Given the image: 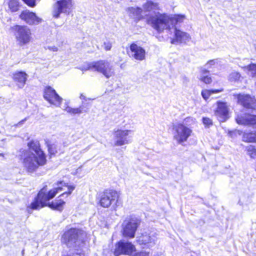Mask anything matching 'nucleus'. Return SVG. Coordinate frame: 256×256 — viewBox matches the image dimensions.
Instances as JSON below:
<instances>
[{"instance_id":"1","label":"nucleus","mask_w":256,"mask_h":256,"mask_svg":"<svg viewBox=\"0 0 256 256\" xmlns=\"http://www.w3.org/2000/svg\"><path fill=\"white\" fill-rule=\"evenodd\" d=\"M184 18L183 16H176L174 18L170 17L166 14L155 12L154 15H150L147 18L148 23L158 32L166 30L170 33L174 32V38L171 40V44H178L186 43L190 37L188 33L178 30L175 24Z\"/></svg>"},{"instance_id":"2","label":"nucleus","mask_w":256,"mask_h":256,"mask_svg":"<svg viewBox=\"0 0 256 256\" xmlns=\"http://www.w3.org/2000/svg\"><path fill=\"white\" fill-rule=\"evenodd\" d=\"M56 186L46 192V190L45 188H42L38 193L37 196L35 198L34 201L32 202L28 208L32 210H38L46 206H48L54 210H56L62 212L64 208V206L65 202L62 200H56L52 202H46L54 198L55 196L62 190L67 188L68 190L63 192L61 196L64 195L68 196L71 194L74 190L75 187L74 186H69L63 181L58 182L56 184Z\"/></svg>"},{"instance_id":"3","label":"nucleus","mask_w":256,"mask_h":256,"mask_svg":"<svg viewBox=\"0 0 256 256\" xmlns=\"http://www.w3.org/2000/svg\"><path fill=\"white\" fill-rule=\"evenodd\" d=\"M28 146V150L22 152L20 159L26 170L28 172H33L40 166L46 164V156L40 148L38 141L32 140Z\"/></svg>"},{"instance_id":"4","label":"nucleus","mask_w":256,"mask_h":256,"mask_svg":"<svg viewBox=\"0 0 256 256\" xmlns=\"http://www.w3.org/2000/svg\"><path fill=\"white\" fill-rule=\"evenodd\" d=\"M100 205L104 208H112L116 209L122 205L118 192L113 190H106L100 194Z\"/></svg>"},{"instance_id":"5","label":"nucleus","mask_w":256,"mask_h":256,"mask_svg":"<svg viewBox=\"0 0 256 256\" xmlns=\"http://www.w3.org/2000/svg\"><path fill=\"white\" fill-rule=\"evenodd\" d=\"M84 232L76 228H70L62 236L63 241L69 247H76L83 242Z\"/></svg>"},{"instance_id":"6","label":"nucleus","mask_w":256,"mask_h":256,"mask_svg":"<svg viewBox=\"0 0 256 256\" xmlns=\"http://www.w3.org/2000/svg\"><path fill=\"white\" fill-rule=\"evenodd\" d=\"M16 40L20 46L30 43L32 37L30 30L26 26H16L14 28Z\"/></svg>"},{"instance_id":"7","label":"nucleus","mask_w":256,"mask_h":256,"mask_svg":"<svg viewBox=\"0 0 256 256\" xmlns=\"http://www.w3.org/2000/svg\"><path fill=\"white\" fill-rule=\"evenodd\" d=\"M94 69L95 70L102 74L106 78H109L114 74L112 66L109 62L104 60H100L88 64L86 70Z\"/></svg>"},{"instance_id":"8","label":"nucleus","mask_w":256,"mask_h":256,"mask_svg":"<svg viewBox=\"0 0 256 256\" xmlns=\"http://www.w3.org/2000/svg\"><path fill=\"white\" fill-rule=\"evenodd\" d=\"M72 0H58L52 6V16L58 18L62 13L68 14L72 10Z\"/></svg>"},{"instance_id":"9","label":"nucleus","mask_w":256,"mask_h":256,"mask_svg":"<svg viewBox=\"0 0 256 256\" xmlns=\"http://www.w3.org/2000/svg\"><path fill=\"white\" fill-rule=\"evenodd\" d=\"M132 133V130H114V146H122L131 142Z\"/></svg>"},{"instance_id":"10","label":"nucleus","mask_w":256,"mask_h":256,"mask_svg":"<svg viewBox=\"0 0 256 256\" xmlns=\"http://www.w3.org/2000/svg\"><path fill=\"white\" fill-rule=\"evenodd\" d=\"M140 221L137 218L126 220L122 223V234L125 237L133 238L136 232L140 225Z\"/></svg>"},{"instance_id":"11","label":"nucleus","mask_w":256,"mask_h":256,"mask_svg":"<svg viewBox=\"0 0 256 256\" xmlns=\"http://www.w3.org/2000/svg\"><path fill=\"white\" fill-rule=\"evenodd\" d=\"M174 129L175 130L174 138L180 144L186 142L192 132L190 128L183 124H178L174 126Z\"/></svg>"},{"instance_id":"12","label":"nucleus","mask_w":256,"mask_h":256,"mask_svg":"<svg viewBox=\"0 0 256 256\" xmlns=\"http://www.w3.org/2000/svg\"><path fill=\"white\" fill-rule=\"evenodd\" d=\"M134 250L135 247L131 242L120 240L115 245L114 254V256H119L122 254L130 255Z\"/></svg>"},{"instance_id":"13","label":"nucleus","mask_w":256,"mask_h":256,"mask_svg":"<svg viewBox=\"0 0 256 256\" xmlns=\"http://www.w3.org/2000/svg\"><path fill=\"white\" fill-rule=\"evenodd\" d=\"M235 96L238 103L244 108L252 110L256 108V100L254 98L246 94H238Z\"/></svg>"},{"instance_id":"14","label":"nucleus","mask_w":256,"mask_h":256,"mask_svg":"<svg viewBox=\"0 0 256 256\" xmlns=\"http://www.w3.org/2000/svg\"><path fill=\"white\" fill-rule=\"evenodd\" d=\"M44 97L50 104L56 106H59L62 101V98L58 96L54 89L50 86L46 87L44 89Z\"/></svg>"},{"instance_id":"15","label":"nucleus","mask_w":256,"mask_h":256,"mask_svg":"<svg viewBox=\"0 0 256 256\" xmlns=\"http://www.w3.org/2000/svg\"><path fill=\"white\" fill-rule=\"evenodd\" d=\"M20 18L30 25L38 24L42 22V19L38 17L36 13L27 10L21 12Z\"/></svg>"},{"instance_id":"16","label":"nucleus","mask_w":256,"mask_h":256,"mask_svg":"<svg viewBox=\"0 0 256 256\" xmlns=\"http://www.w3.org/2000/svg\"><path fill=\"white\" fill-rule=\"evenodd\" d=\"M214 114L220 122H224L228 118V110L226 102H218Z\"/></svg>"},{"instance_id":"17","label":"nucleus","mask_w":256,"mask_h":256,"mask_svg":"<svg viewBox=\"0 0 256 256\" xmlns=\"http://www.w3.org/2000/svg\"><path fill=\"white\" fill-rule=\"evenodd\" d=\"M130 56L134 60H143L146 58V51L140 46L133 43L130 46Z\"/></svg>"},{"instance_id":"18","label":"nucleus","mask_w":256,"mask_h":256,"mask_svg":"<svg viewBox=\"0 0 256 256\" xmlns=\"http://www.w3.org/2000/svg\"><path fill=\"white\" fill-rule=\"evenodd\" d=\"M236 120L238 124L256 128V115L244 114L238 115Z\"/></svg>"},{"instance_id":"19","label":"nucleus","mask_w":256,"mask_h":256,"mask_svg":"<svg viewBox=\"0 0 256 256\" xmlns=\"http://www.w3.org/2000/svg\"><path fill=\"white\" fill-rule=\"evenodd\" d=\"M156 236L154 234H142L138 238V242L140 244L144 245L146 247L150 248L155 244L156 241Z\"/></svg>"},{"instance_id":"20","label":"nucleus","mask_w":256,"mask_h":256,"mask_svg":"<svg viewBox=\"0 0 256 256\" xmlns=\"http://www.w3.org/2000/svg\"><path fill=\"white\" fill-rule=\"evenodd\" d=\"M128 12L130 17L134 20L136 21H138L142 18H144V10L139 7H130L128 9Z\"/></svg>"},{"instance_id":"21","label":"nucleus","mask_w":256,"mask_h":256,"mask_svg":"<svg viewBox=\"0 0 256 256\" xmlns=\"http://www.w3.org/2000/svg\"><path fill=\"white\" fill-rule=\"evenodd\" d=\"M88 104H85L82 103V104L78 108H72L69 106H66L64 108V110L66 111L67 112L69 113L70 114H80L82 112H86L88 110Z\"/></svg>"},{"instance_id":"22","label":"nucleus","mask_w":256,"mask_h":256,"mask_svg":"<svg viewBox=\"0 0 256 256\" xmlns=\"http://www.w3.org/2000/svg\"><path fill=\"white\" fill-rule=\"evenodd\" d=\"M28 75L24 72H18L14 74V80L20 88L24 86L27 80Z\"/></svg>"},{"instance_id":"23","label":"nucleus","mask_w":256,"mask_h":256,"mask_svg":"<svg viewBox=\"0 0 256 256\" xmlns=\"http://www.w3.org/2000/svg\"><path fill=\"white\" fill-rule=\"evenodd\" d=\"M158 4L151 0H148L142 6L144 13L146 12H150L152 10L158 9Z\"/></svg>"},{"instance_id":"24","label":"nucleus","mask_w":256,"mask_h":256,"mask_svg":"<svg viewBox=\"0 0 256 256\" xmlns=\"http://www.w3.org/2000/svg\"><path fill=\"white\" fill-rule=\"evenodd\" d=\"M201 76L200 80L206 84H209L212 82V78L208 76L209 71L206 68H200Z\"/></svg>"},{"instance_id":"25","label":"nucleus","mask_w":256,"mask_h":256,"mask_svg":"<svg viewBox=\"0 0 256 256\" xmlns=\"http://www.w3.org/2000/svg\"><path fill=\"white\" fill-rule=\"evenodd\" d=\"M223 91V89H216V90H205L202 92V96L204 100L208 98L210 96L214 94L218 93Z\"/></svg>"},{"instance_id":"26","label":"nucleus","mask_w":256,"mask_h":256,"mask_svg":"<svg viewBox=\"0 0 256 256\" xmlns=\"http://www.w3.org/2000/svg\"><path fill=\"white\" fill-rule=\"evenodd\" d=\"M8 8L12 12H16L19 9L18 0H10Z\"/></svg>"},{"instance_id":"27","label":"nucleus","mask_w":256,"mask_h":256,"mask_svg":"<svg viewBox=\"0 0 256 256\" xmlns=\"http://www.w3.org/2000/svg\"><path fill=\"white\" fill-rule=\"evenodd\" d=\"M243 139L244 141L248 142H256V136L255 133H244L243 136Z\"/></svg>"},{"instance_id":"28","label":"nucleus","mask_w":256,"mask_h":256,"mask_svg":"<svg viewBox=\"0 0 256 256\" xmlns=\"http://www.w3.org/2000/svg\"><path fill=\"white\" fill-rule=\"evenodd\" d=\"M47 146L48 148V150L50 154H55L58 152V146L57 144H47Z\"/></svg>"},{"instance_id":"29","label":"nucleus","mask_w":256,"mask_h":256,"mask_svg":"<svg viewBox=\"0 0 256 256\" xmlns=\"http://www.w3.org/2000/svg\"><path fill=\"white\" fill-rule=\"evenodd\" d=\"M246 150L247 154L252 158H256V148L254 146L252 145L248 146Z\"/></svg>"},{"instance_id":"30","label":"nucleus","mask_w":256,"mask_h":256,"mask_svg":"<svg viewBox=\"0 0 256 256\" xmlns=\"http://www.w3.org/2000/svg\"><path fill=\"white\" fill-rule=\"evenodd\" d=\"M242 68L251 72L252 76H256V64H251L247 66H244Z\"/></svg>"},{"instance_id":"31","label":"nucleus","mask_w":256,"mask_h":256,"mask_svg":"<svg viewBox=\"0 0 256 256\" xmlns=\"http://www.w3.org/2000/svg\"><path fill=\"white\" fill-rule=\"evenodd\" d=\"M240 77V74L236 72H232L230 75V78L232 81H236L239 80Z\"/></svg>"},{"instance_id":"32","label":"nucleus","mask_w":256,"mask_h":256,"mask_svg":"<svg viewBox=\"0 0 256 256\" xmlns=\"http://www.w3.org/2000/svg\"><path fill=\"white\" fill-rule=\"evenodd\" d=\"M202 122L206 127H209L212 124V120L210 118L206 117L202 118Z\"/></svg>"},{"instance_id":"33","label":"nucleus","mask_w":256,"mask_h":256,"mask_svg":"<svg viewBox=\"0 0 256 256\" xmlns=\"http://www.w3.org/2000/svg\"><path fill=\"white\" fill-rule=\"evenodd\" d=\"M218 63V60L214 59L210 60L206 64L205 66L208 68H210L212 67L216 64Z\"/></svg>"},{"instance_id":"34","label":"nucleus","mask_w":256,"mask_h":256,"mask_svg":"<svg viewBox=\"0 0 256 256\" xmlns=\"http://www.w3.org/2000/svg\"><path fill=\"white\" fill-rule=\"evenodd\" d=\"M25 4L30 7H34L36 6V0H22Z\"/></svg>"},{"instance_id":"35","label":"nucleus","mask_w":256,"mask_h":256,"mask_svg":"<svg viewBox=\"0 0 256 256\" xmlns=\"http://www.w3.org/2000/svg\"><path fill=\"white\" fill-rule=\"evenodd\" d=\"M104 46L106 50H110L112 48V43L109 41L104 42Z\"/></svg>"},{"instance_id":"36","label":"nucleus","mask_w":256,"mask_h":256,"mask_svg":"<svg viewBox=\"0 0 256 256\" xmlns=\"http://www.w3.org/2000/svg\"><path fill=\"white\" fill-rule=\"evenodd\" d=\"M136 256H149V252H142L138 254Z\"/></svg>"},{"instance_id":"37","label":"nucleus","mask_w":256,"mask_h":256,"mask_svg":"<svg viewBox=\"0 0 256 256\" xmlns=\"http://www.w3.org/2000/svg\"><path fill=\"white\" fill-rule=\"evenodd\" d=\"M47 48L53 52H56L58 50V48L55 46H48Z\"/></svg>"},{"instance_id":"38","label":"nucleus","mask_w":256,"mask_h":256,"mask_svg":"<svg viewBox=\"0 0 256 256\" xmlns=\"http://www.w3.org/2000/svg\"><path fill=\"white\" fill-rule=\"evenodd\" d=\"M26 119H24L20 121L18 124H16V126H20L21 124H22L24 122L26 121Z\"/></svg>"},{"instance_id":"39","label":"nucleus","mask_w":256,"mask_h":256,"mask_svg":"<svg viewBox=\"0 0 256 256\" xmlns=\"http://www.w3.org/2000/svg\"><path fill=\"white\" fill-rule=\"evenodd\" d=\"M88 64L87 66H84L80 68V70H86V68H88Z\"/></svg>"},{"instance_id":"40","label":"nucleus","mask_w":256,"mask_h":256,"mask_svg":"<svg viewBox=\"0 0 256 256\" xmlns=\"http://www.w3.org/2000/svg\"><path fill=\"white\" fill-rule=\"evenodd\" d=\"M80 98L82 99V100H86V96H84L82 94L80 96Z\"/></svg>"},{"instance_id":"41","label":"nucleus","mask_w":256,"mask_h":256,"mask_svg":"<svg viewBox=\"0 0 256 256\" xmlns=\"http://www.w3.org/2000/svg\"><path fill=\"white\" fill-rule=\"evenodd\" d=\"M189 118H186L185 119V120H186L189 119Z\"/></svg>"}]
</instances>
